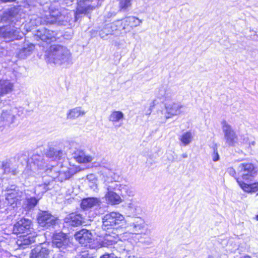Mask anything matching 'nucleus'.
<instances>
[{
  "label": "nucleus",
  "instance_id": "nucleus-14",
  "mask_svg": "<svg viewBox=\"0 0 258 258\" xmlns=\"http://www.w3.org/2000/svg\"><path fill=\"white\" fill-rule=\"evenodd\" d=\"M57 218L47 212L40 213L38 217L39 224L43 227L48 228L55 225Z\"/></svg>",
  "mask_w": 258,
  "mask_h": 258
},
{
  "label": "nucleus",
  "instance_id": "nucleus-32",
  "mask_svg": "<svg viewBox=\"0 0 258 258\" xmlns=\"http://www.w3.org/2000/svg\"><path fill=\"white\" fill-rule=\"evenodd\" d=\"M45 154L46 157L52 160H59L63 155V152L60 150L50 148Z\"/></svg>",
  "mask_w": 258,
  "mask_h": 258
},
{
  "label": "nucleus",
  "instance_id": "nucleus-33",
  "mask_svg": "<svg viewBox=\"0 0 258 258\" xmlns=\"http://www.w3.org/2000/svg\"><path fill=\"white\" fill-rule=\"evenodd\" d=\"M171 90L167 86H162L159 88L158 96L159 98H168L171 96Z\"/></svg>",
  "mask_w": 258,
  "mask_h": 258
},
{
  "label": "nucleus",
  "instance_id": "nucleus-28",
  "mask_svg": "<svg viewBox=\"0 0 258 258\" xmlns=\"http://www.w3.org/2000/svg\"><path fill=\"white\" fill-rule=\"evenodd\" d=\"M14 85L8 80H0V96L11 93L13 90Z\"/></svg>",
  "mask_w": 258,
  "mask_h": 258
},
{
  "label": "nucleus",
  "instance_id": "nucleus-5",
  "mask_svg": "<svg viewBox=\"0 0 258 258\" xmlns=\"http://www.w3.org/2000/svg\"><path fill=\"white\" fill-rule=\"evenodd\" d=\"M43 158L39 155H33L28 159L27 165L24 171V174L30 176H34L38 170L43 169L46 165Z\"/></svg>",
  "mask_w": 258,
  "mask_h": 258
},
{
  "label": "nucleus",
  "instance_id": "nucleus-44",
  "mask_svg": "<svg viewBox=\"0 0 258 258\" xmlns=\"http://www.w3.org/2000/svg\"><path fill=\"white\" fill-rule=\"evenodd\" d=\"M52 258H65V257L60 253L57 252V253H55L53 255Z\"/></svg>",
  "mask_w": 258,
  "mask_h": 258
},
{
  "label": "nucleus",
  "instance_id": "nucleus-37",
  "mask_svg": "<svg viewBox=\"0 0 258 258\" xmlns=\"http://www.w3.org/2000/svg\"><path fill=\"white\" fill-rule=\"evenodd\" d=\"M192 139V134L189 132L184 133L180 138V140L184 146L188 145L191 142Z\"/></svg>",
  "mask_w": 258,
  "mask_h": 258
},
{
  "label": "nucleus",
  "instance_id": "nucleus-17",
  "mask_svg": "<svg viewBox=\"0 0 258 258\" xmlns=\"http://www.w3.org/2000/svg\"><path fill=\"white\" fill-rule=\"evenodd\" d=\"M56 35V33L55 32L48 30L44 27L38 29L35 34L36 38H40V39L45 42L55 41Z\"/></svg>",
  "mask_w": 258,
  "mask_h": 258
},
{
  "label": "nucleus",
  "instance_id": "nucleus-7",
  "mask_svg": "<svg viewBox=\"0 0 258 258\" xmlns=\"http://www.w3.org/2000/svg\"><path fill=\"white\" fill-rule=\"evenodd\" d=\"M124 222V217L117 212H111L102 218V228L106 230L114 228L118 225Z\"/></svg>",
  "mask_w": 258,
  "mask_h": 258
},
{
  "label": "nucleus",
  "instance_id": "nucleus-42",
  "mask_svg": "<svg viewBox=\"0 0 258 258\" xmlns=\"http://www.w3.org/2000/svg\"><path fill=\"white\" fill-rule=\"evenodd\" d=\"M30 258H43L41 255L40 253H38V254H34V248L31 250V252L30 253Z\"/></svg>",
  "mask_w": 258,
  "mask_h": 258
},
{
  "label": "nucleus",
  "instance_id": "nucleus-35",
  "mask_svg": "<svg viewBox=\"0 0 258 258\" xmlns=\"http://www.w3.org/2000/svg\"><path fill=\"white\" fill-rule=\"evenodd\" d=\"M3 168L4 172L6 173H12V175H15L18 173V170L14 168L13 165L9 162L3 163Z\"/></svg>",
  "mask_w": 258,
  "mask_h": 258
},
{
  "label": "nucleus",
  "instance_id": "nucleus-38",
  "mask_svg": "<svg viewBox=\"0 0 258 258\" xmlns=\"http://www.w3.org/2000/svg\"><path fill=\"white\" fill-rule=\"evenodd\" d=\"M132 0H119V7L121 10L125 11L132 5Z\"/></svg>",
  "mask_w": 258,
  "mask_h": 258
},
{
  "label": "nucleus",
  "instance_id": "nucleus-31",
  "mask_svg": "<svg viewBox=\"0 0 258 258\" xmlns=\"http://www.w3.org/2000/svg\"><path fill=\"white\" fill-rule=\"evenodd\" d=\"M99 200L95 198H88L84 199L82 201L81 207L84 210H87L99 204Z\"/></svg>",
  "mask_w": 258,
  "mask_h": 258
},
{
  "label": "nucleus",
  "instance_id": "nucleus-21",
  "mask_svg": "<svg viewBox=\"0 0 258 258\" xmlns=\"http://www.w3.org/2000/svg\"><path fill=\"white\" fill-rule=\"evenodd\" d=\"M75 237L81 244L86 246L88 243L91 242L92 235L88 230L82 229L76 233Z\"/></svg>",
  "mask_w": 258,
  "mask_h": 258
},
{
  "label": "nucleus",
  "instance_id": "nucleus-1",
  "mask_svg": "<svg viewBox=\"0 0 258 258\" xmlns=\"http://www.w3.org/2000/svg\"><path fill=\"white\" fill-rule=\"evenodd\" d=\"M104 188L107 191L105 196L106 201L111 205H117L122 202L119 194L123 197L132 196L134 194L127 185L115 181L105 184Z\"/></svg>",
  "mask_w": 258,
  "mask_h": 258
},
{
  "label": "nucleus",
  "instance_id": "nucleus-9",
  "mask_svg": "<svg viewBox=\"0 0 258 258\" xmlns=\"http://www.w3.org/2000/svg\"><path fill=\"white\" fill-rule=\"evenodd\" d=\"M222 131L224 134L223 140L228 147H234L238 144V136L232 126L226 121L222 122Z\"/></svg>",
  "mask_w": 258,
  "mask_h": 258
},
{
  "label": "nucleus",
  "instance_id": "nucleus-50",
  "mask_svg": "<svg viewBox=\"0 0 258 258\" xmlns=\"http://www.w3.org/2000/svg\"><path fill=\"white\" fill-rule=\"evenodd\" d=\"M35 37H36V36H35ZM35 38L37 39V41H38V39H39L38 38L35 37Z\"/></svg>",
  "mask_w": 258,
  "mask_h": 258
},
{
  "label": "nucleus",
  "instance_id": "nucleus-49",
  "mask_svg": "<svg viewBox=\"0 0 258 258\" xmlns=\"http://www.w3.org/2000/svg\"><path fill=\"white\" fill-rule=\"evenodd\" d=\"M27 3H29V2H30V0H26Z\"/></svg>",
  "mask_w": 258,
  "mask_h": 258
},
{
  "label": "nucleus",
  "instance_id": "nucleus-48",
  "mask_svg": "<svg viewBox=\"0 0 258 258\" xmlns=\"http://www.w3.org/2000/svg\"><path fill=\"white\" fill-rule=\"evenodd\" d=\"M256 219L258 221V215L256 216Z\"/></svg>",
  "mask_w": 258,
  "mask_h": 258
},
{
  "label": "nucleus",
  "instance_id": "nucleus-3",
  "mask_svg": "<svg viewBox=\"0 0 258 258\" xmlns=\"http://www.w3.org/2000/svg\"><path fill=\"white\" fill-rule=\"evenodd\" d=\"M31 23H32L31 22L26 24L23 23L20 28L14 26L1 27L0 36L6 39V41L20 39L22 35L25 34V32L23 31V29H26V32L31 31L30 25Z\"/></svg>",
  "mask_w": 258,
  "mask_h": 258
},
{
  "label": "nucleus",
  "instance_id": "nucleus-46",
  "mask_svg": "<svg viewBox=\"0 0 258 258\" xmlns=\"http://www.w3.org/2000/svg\"><path fill=\"white\" fill-rule=\"evenodd\" d=\"M181 156L183 158H186L187 157V154L186 153H183L182 154Z\"/></svg>",
  "mask_w": 258,
  "mask_h": 258
},
{
  "label": "nucleus",
  "instance_id": "nucleus-8",
  "mask_svg": "<svg viewBox=\"0 0 258 258\" xmlns=\"http://www.w3.org/2000/svg\"><path fill=\"white\" fill-rule=\"evenodd\" d=\"M100 5V0H79L75 13V20H78L80 15L88 14Z\"/></svg>",
  "mask_w": 258,
  "mask_h": 258
},
{
  "label": "nucleus",
  "instance_id": "nucleus-34",
  "mask_svg": "<svg viewBox=\"0 0 258 258\" xmlns=\"http://www.w3.org/2000/svg\"><path fill=\"white\" fill-rule=\"evenodd\" d=\"M2 118L8 123H12L14 122L15 116L12 113L11 110H3L2 115Z\"/></svg>",
  "mask_w": 258,
  "mask_h": 258
},
{
  "label": "nucleus",
  "instance_id": "nucleus-2",
  "mask_svg": "<svg viewBox=\"0 0 258 258\" xmlns=\"http://www.w3.org/2000/svg\"><path fill=\"white\" fill-rule=\"evenodd\" d=\"M47 59L49 63L61 65L69 63L71 61V54L66 47L59 45H53L49 48L47 54Z\"/></svg>",
  "mask_w": 258,
  "mask_h": 258
},
{
  "label": "nucleus",
  "instance_id": "nucleus-39",
  "mask_svg": "<svg viewBox=\"0 0 258 258\" xmlns=\"http://www.w3.org/2000/svg\"><path fill=\"white\" fill-rule=\"evenodd\" d=\"M48 184L44 183L42 184L38 185L36 186L35 192L36 194L39 195H42L44 192L48 190V188H47Z\"/></svg>",
  "mask_w": 258,
  "mask_h": 258
},
{
  "label": "nucleus",
  "instance_id": "nucleus-47",
  "mask_svg": "<svg viewBox=\"0 0 258 258\" xmlns=\"http://www.w3.org/2000/svg\"><path fill=\"white\" fill-rule=\"evenodd\" d=\"M207 258H214L212 255H209Z\"/></svg>",
  "mask_w": 258,
  "mask_h": 258
},
{
  "label": "nucleus",
  "instance_id": "nucleus-13",
  "mask_svg": "<svg viewBox=\"0 0 258 258\" xmlns=\"http://www.w3.org/2000/svg\"><path fill=\"white\" fill-rule=\"evenodd\" d=\"M121 21L117 20L113 23L105 24L99 31V35L102 39H106L109 35H113L117 30L121 29Z\"/></svg>",
  "mask_w": 258,
  "mask_h": 258
},
{
  "label": "nucleus",
  "instance_id": "nucleus-51",
  "mask_svg": "<svg viewBox=\"0 0 258 258\" xmlns=\"http://www.w3.org/2000/svg\"><path fill=\"white\" fill-rule=\"evenodd\" d=\"M113 179H115V177H112Z\"/></svg>",
  "mask_w": 258,
  "mask_h": 258
},
{
  "label": "nucleus",
  "instance_id": "nucleus-19",
  "mask_svg": "<svg viewBox=\"0 0 258 258\" xmlns=\"http://www.w3.org/2000/svg\"><path fill=\"white\" fill-rule=\"evenodd\" d=\"M21 20L20 15L16 9H12L5 12L2 18V21L6 22H11L16 24Z\"/></svg>",
  "mask_w": 258,
  "mask_h": 258
},
{
  "label": "nucleus",
  "instance_id": "nucleus-23",
  "mask_svg": "<svg viewBox=\"0 0 258 258\" xmlns=\"http://www.w3.org/2000/svg\"><path fill=\"white\" fill-rule=\"evenodd\" d=\"M124 119V113L121 111L113 110L108 116V120L115 126L120 127Z\"/></svg>",
  "mask_w": 258,
  "mask_h": 258
},
{
  "label": "nucleus",
  "instance_id": "nucleus-43",
  "mask_svg": "<svg viewBox=\"0 0 258 258\" xmlns=\"http://www.w3.org/2000/svg\"><path fill=\"white\" fill-rule=\"evenodd\" d=\"M154 106H155V102H154V101H152L151 103L150 107H149V109L147 111V112L146 113V115H149V114H151V113L152 112V109H153V108L154 107Z\"/></svg>",
  "mask_w": 258,
  "mask_h": 258
},
{
  "label": "nucleus",
  "instance_id": "nucleus-16",
  "mask_svg": "<svg viewBox=\"0 0 258 258\" xmlns=\"http://www.w3.org/2000/svg\"><path fill=\"white\" fill-rule=\"evenodd\" d=\"M145 228L144 220L140 218H135L126 227L127 230L133 234H139L143 232Z\"/></svg>",
  "mask_w": 258,
  "mask_h": 258
},
{
  "label": "nucleus",
  "instance_id": "nucleus-29",
  "mask_svg": "<svg viewBox=\"0 0 258 258\" xmlns=\"http://www.w3.org/2000/svg\"><path fill=\"white\" fill-rule=\"evenodd\" d=\"M31 233H27L19 237L17 240V244L20 246L29 245L35 241V237L30 235Z\"/></svg>",
  "mask_w": 258,
  "mask_h": 258
},
{
  "label": "nucleus",
  "instance_id": "nucleus-20",
  "mask_svg": "<svg viewBox=\"0 0 258 258\" xmlns=\"http://www.w3.org/2000/svg\"><path fill=\"white\" fill-rule=\"evenodd\" d=\"M121 23V28L123 30L127 29L130 31L129 28L137 27L142 23V20L134 16H129L120 20Z\"/></svg>",
  "mask_w": 258,
  "mask_h": 258
},
{
  "label": "nucleus",
  "instance_id": "nucleus-6",
  "mask_svg": "<svg viewBox=\"0 0 258 258\" xmlns=\"http://www.w3.org/2000/svg\"><path fill=\"white\" fill-rule=\"evenodd\" d=\"M5 194L6 202L14 208L17 206L20 202L23 199L24 195L18 187L12 185L7 187Z\"/></svg>",
  "mask_w": 258,
  "mask_h": 258
},
{
  "label": "nucleus",
  "instance_id": "nucleus-10",
  "mask_svg": "<svg viewBox=\"0 0 258 258\" xmlns=\"http://www.w3.org/2000/svg\"><path fill=\"white\" fill-rule=\"evenodd\" d=\"M76 172L75 168L72 167L62 166L60 170H59L58 167H53L50 169V176L53 179L62 182L70 178Z\"/></svg>",
  "mask_w": 258,
  "mask_h": 258
},
{
  "label": "nucleus",
  "instance_id": "nucleus-22",
  "mask_svg": "<svg viewBox=\"0 0 258 258\" xmlns=\"http://www.w3.org/2000/svg\"><path fill=\"white\" fill-rule=\"evenodd\" d=\"M46 22L49 24H52L55 22H60L62 21L63 16L61 15L59 10L56 9L51 5L49 8V13L48 15H46Z\"/></svg>",
  "mask_w": 258,
  "mask_h": 258
},
{
  "label": "nucleus",
  "instance_id": "nucleus-27",
  "mask_svg": "<svg viewBox=\"0 0 258 258\" xmlns=\"http://www.w3.org/2000/svg\"><path fill=\"white\" fill-rule=\"evenodd\" d=\"M34 48L35 46L32 43L24 44L23 47L19 50L17 55L20 58H26L32 53Z\"/></svg>",
  "mask_w": 258,
  "mask_h": 258
},
{
  "label": "nucleus",
  "instance_id": "nucleus-41",
  "mask_svg": "<svg viewBox=\"0 0 258 258\" xmlns=\"http://www.w3.org/2000/svg\"><path fill=\"white\" fill-rule=\"evenodd\" d=\"M227 171L229 173L230 175H231V176L234 177L235 179L236 180V178H238V177H236V171H235V169H234L233 168H229L227 169ZM238 178L240 179V180H241L240 177H239Z\"/></svg>",
  "mask_w": 258,
  "mask_h": 258
},
{
  "label": "nucleus",
  "instance_id": "nucleus-24",
  "mask_svg": "<svg viewBox=\"0 0 258 258\" xmlns=\"http://www.w3.org/2000/svg\"><path fill=\"white\" fill-rule=\"evenodd\" d=\"M236 181L241 188L247 193H254L258 191V181L250 183V182H245L240 180L239 178H236Z\"/></svg>",
  "mask_w": 258,
  "mask_h": 258
},
{
  "label": "nucleus",
  "instance_id": "nucleus-4",
  "mask_svg": "<svg viewBox=\"0 0 258 258\" xmlns=\"http://www.w3.org/2000/svg\"><path fill=\"white\" fill-rule=\"evenodd\" d=\"M237 171L241 180L246 182L253 181L257 174L256 168L251 163L239 164Z\"/></svg>",
  "mask_w": 258,
  "mask_h": 258
},
{
  "label": "nucleus",
  "instance_id": "nucleus-26",
  "mask_svg": "<svg viewBox=\"0 0 258 258\" xmlns=\"http://www.w3.org/2000/svg\"><path fill=\"white\" fill-rule=\"evenodd\" d=\"M86 113V111L82 107H76L68 110L67 118L68 119L74 120L84 116Z\"/></svg>",
  "mask_w": 258,
  "mask_h": 258
},
{
  "label": "nucleus",
  "instance_id": "nucleus-25",
  "mask_svg": "<svg viewBox=\"0 0 258 258\" xmlns=\"http://www.w3.org/2000/svg\"><path fill=\"white\" fill-rule=\"evenodd\" d=\"M74 158L80 163H89L93 161L94 158L90 155L86 154L83 151L77 150L73 153Z\"/></svg>",
  "mask_w": 258,
  "mask_h": 258
},
{
  "label": "nucleus",
  "instance_id": "nucleus-45",
  "mask_svg": "<svg viewBox=\"0 0 258 258\" xmlns=\"http://www.w3.org/2000/svg\"><path fill=\"white\" fill-rule=\"evenodd\" d=\"M105 240L108 241L109 242V244H112L113 243L115 242V241L111 239V236H106Z\"/></svg>",
  "mask_w": 258,
  "mask_h": 258
},
{
  "label": "nucleus",
  "instance_id": "nucleus-30",
  "mask_svg": "<svg viewBox=\"0 0 258 258\" xmlns=\"http://www.w3.org/2000/svg\"><path fill=\"white\" fill-rule=\"evenodd\" d=\"M50 252L49 246L45 243L38 245L34 248V254L40 253L43 258H48Z\"/></svg>",
  "mask_w": 258,
  "mask_h": 258
},
{
  "label": "nucleus",
  "instance_id": "nucleus-36",
  "mask_svg": "<svg viewBox=\"0 0 258 258\" xmlns=\"http://www.w3.org/2000/svg\"><path fill=\"white\" fill-rule=\"evenodd\" d=\"M38 202V200L34 197L27 199L25 202V208L28 210L33 209L37 205Z\"/></svg>",
  "mask_w": 258,
  "mask_h": 258
},
{
  "label": "nucleus",
  "instance_id": "nucleus-18",
  "mask_svg": "<svg viewBox=\"0 0 258 258\" xmlns=\"http://www.w3.org/2000/svg\"><path fill=\"white\" fill-rule=\"evenodd\" d=\"M83 220L84 218L80 214L72 213L65 217L64 222L66 226L77 227L82 224Z\"/></svg>",
  "mask_w": 258,
  "mask_h": 258
},
{
  "label": "nucleus",
  "instance_id": "nucleus-12",
  "mask_svg": "<svg viewBox=\"0 0 258 258\" xmlns=\"http://www.w3.org/2000/svg\"><path fill=\"white\" fill-rule=\"evenodd\" d=\"M31 221L26 218H22L19 220L13 227V233L16 234L31 233Z\"/></svg>",
  "mask_w": 258,
  "mask_h": 258
},
{
  "label": "nucleus",
  "instance_id": "nucleus-11",
  "mask_svg": "<svg viewBox=\"0 0 258 258\" xmlns=\"http://www.w3.org/2000/svg\"><path fill=\"white\" fill-rule=\"evenodd\" d=\"M52 245L62 251L71 246V242L69 237L62 232L53 234L52 240Z\"/></svg>",
  "mask_w": 258,
  "mask_h": 258
},
{
  "label": "nucleus",
  "instance_id": "nucleus-15",
  "mask_svg": "<svg viewBox=\"0 0 258 258\" xmlns=\"http://www.w3.org/2000/svg\"><path fill=\"white\" fill-rule=\"evenodd\" d=\"M165 109L168 115L166 118H168L183 113L185 106L180 102H172L167 104L165 106Z\"/></svg>",
  "mask_w": 258,
  "mask_h": 258
},
{
  "label": "nucleus",
  "instance_id": "nucleus-40",
  "mask_svg": "<svg viewBox=\"0 0 258 258\" xmlns=\"http://www.w3.org/2000/svg\"><path fill=\"white\" fill-rule=\"evenodd\" d=\"M213 150V154L212 155L213 161L216 162L219 160V155L218 153L217 145L215 144L211 147Z\"/></svg>",
  "mask_w": 258,
  "mask_h": 258
}]
</instances>
